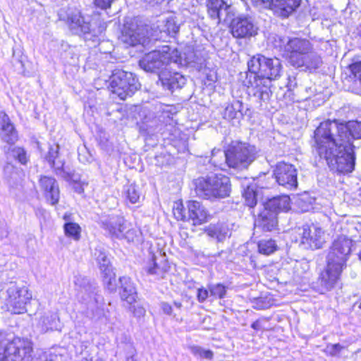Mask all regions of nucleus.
I'll return each instance as SVG.
<instances>
[{
    "label": "nucleus",
    "mask_w": 361,
    "mask_h": 361,
    "mask_svg": "<svg viewBox=\"0 0 361 361\" xmlns=\"http://www.w3.org/2000/svg\"><path fill=\"white\" fill-rule=\"evenodd\" d=\"M116 0H94V5L101 9L106 10L109 8L114 1Z\"/></svg>",
    "instance_id": "47"
},
{
    "label": "nucleus",
    "mask_w": 361,
    "mask_h": 361,
    "mask_svg": "<svg viewBox=\"0 0 361 361\" xmlns=\"http://www.w3.org/2000/svg\"><path fill=\"white\" fill-rule=\"evenodd\" d=\"M257 154L255 146L245 142L233 141L224 151L214 149L210 161L214 166L223 169L221 161L224 159L228 167L242 171L247 169L256 159Z\"/></svg>",
    "instance_id": "4"
},
{
    "label": "nucleus",
    "mask_w": 361,
    "mask_h": 361,
    "mask_svg": "<svg viewBox=\"0 0 361 361\" xmlns=\"http://www.w3.org/2000/svg\"><path fill=\"white\" fill-rule=\"evenodd\" d=\"M243 104L239 100H235L228 104L224 109V118L232 120L238 117V115H243Z\"/></svg>",
    "instance_id": "33"
},
{
    "label": "nucleus",
    "mask_w": 361,
    "mask_h": 361,
    "mask_svg": "<svg viewBox=\"0 0 361 361\" xmlns=\"http://www.w3.org/2000/svg\"><path fill=\"white\" fill-rule=\"evenodd\" d=\"M59 145H51L45 159L54 168L56 175L61 176L64 179H69L71 176V173L69 169L64 166V161L59 155Z\"/></svg>",
    "instance_id": "21"
},
{
    "label": "nucleus",
    "mask_w": 361,
    "mask_h": 361,
    "mask_svg": "<svg viewBox=\"0 0 361 361\" xmlns=\"http://www.w3.org/2000/svg\"><path fill=\"white\" fill-rule=\"evenodd\" d=\"M101 226L112 238L121 239L127 228L126 221L120 216H110L101 220Z\"/></svg>",
    "instance_id": "19"
},
{
    "label": "nucleus",
    "mask_w": 361,
    "mask_h": 361,
    "mask_svg": "<svg viewBox=\"0 0 361 361\" xmlns=\"http://www.w3.org/2000/svg\"><path fill=\"white\" fill-rule=\"evenodd\" d=\"M31 299L32 293L23 281L6 280L0 283V300L12 313L25 312Z\"/></svg>",
    "instance_id": "5"
},
{
    "label": "nucleus",
    "mask_w": 361,
    "mask_h": 361,
    "mask_svg": "<svg viewBox=\"0 0 361 361\" xmlns=\"http://www.w3.org/2000/svg\"><path fill=\"white\" fill-rule=\"evenodd\" d=\"M103 275L104 283L106 288L111 292L116 290V275L114 271L106 273Z\"/></svg>",
    "instance_id": "43"
},
{
    "label": "nucleus",
    "mask_w": 361,
    "mask_h": 361,
    "mask_svg": "<svg viewBox=\"0 0 361 361\" xmlns=\"http://www.w3.org/2000/svg\"><path fill=\"white\" fill-rule=\"evenodd\" d=\"M32 351L28 339L0 332V361H29Z\"/></svg>",
    "instance_id": "6"
},
{
    "label": "nucleus",
    "mask_w": 361,
    "mask_h": 361,
    "mask_svg": "<svg viewBox=\"0 0 361 361\" xmlns=\"http://www.w3.org/2000/svg\"><path fill=\"white\" fill-rule=\"evenodd\" d=\"M251 327L255 330H259V322L256 321V322H253L251 325Z\"/></svg>",
    "instance_id": "54"
},
{
    "label": "nucleus",
    "mask_w": 361,
    "mask_h": 361,
    "mask_svg": "<svg viewBox=\"0 0 361 361\" xmlns=\"http://www.w3.org/2000/svg\"><path fill=\"white\" fill-rule=\"evenodd\" d=\"M121 40L128 46L135 47L138 44L145 46L149 41L144 29L136 27H125L121 36Z\"/></svg>",
    "instance_id": "22"
},
{
    "label": "nucleus",
    "mask_w": 361,
    "mask_h": 361,
    "mask_svg": "<svg viewBox=\"0 0 361 361\" xmlns=\"http://www.w3.org/2000/svg\"><path fill=\"white\" fill-rule=\"evenodd\" d=\"M121 283L120 295L122 300L131 305L136 301L137 292L135 288L129 277H120Z\"/></svg>",
    "instance_id": "26"
},
{
    "label": "nucleus",
    "mask_w": 361,
    "mask_h": 361,
    "mask_svg": "<svg viewBox=\"0 0 361 361\" xmlns=\"http://www.w3.org/2000/svg\"><path fill=\"white\" fill-rule=\"evenodd\" d=\"M301 0H274V11L279 16L286 18L300 5Z\"/></svg>",
    "instance_id": "29"
},
{
    "label": "nucleus",
    "mask_w": 361,
    "mask_h": 361,
    "mask_svg": "<svg viewBox=\"0 0 361 361\" xmlns=\"http://www.w3.org/2000/svg\"><path fill=\"white\" fill-rule=\"evenodd\" d=\"M131 360H132V361H133V360H134V359H133V356H131Z\"/></svg>",
    "instance_id": "61"
},
{
    "label": "nucleus",
    "mask_w": 361,
    "mask_h": 361,
    "mask_svg": "<svg viewBox=\"0 0 361 361\" xmlns=\"http://www.w3.org/2000/svg\"><path fill=\"white\" fill-rule=\"evenodd\" d=\"M145 2L148 4H158L162 0H143Z\"/></svg>",
    "instance_id": "56"
},
{
    "label": "nucleus",
    "mask_w": 361,
    "mask_h": 361,
    "mask_svg": "<svg viewBox=\"0 0 361 361\" xmlns=\"http://www.w3.org/2000/svg\"><path fill=\"white\" fill-rule=\"evenodd\" d=\"M39 186L44 191L46 199L51 204H56L59 200L60 192L56 180L50 176H42L39 179Z\"/></svg>",
    "instance_id": "23"
},
{
    "label": "nucleus",
    "mask_w": 361,
    "mask_h": 361,
    "mask_svg": "<svg viewBox=\"0 0 361 361\" xmlns=\"http://www.w3.org/2000/svg\"><path fill=\"white\" fill-rule=\"evenodd\" d=\"M359 257H360V259H361V250H360V252L359 254Z\"/></svg>",
    "instance_id": "60"
},
{
    "label": "nucleus",
    "mask_w": 361,
    "mask_h": 361,
    "mask_svg": "<svg viewBox=\"0 0 361 361\" xmlns=\"http://www.w3.org/2000/svg\"><path fill=\"white\" fill-rule=\"evenodd\" d=\"M63 219L66 221V222H72L71 213H65L63 216Z\"/></svg>",
    "instance_id": "53"
},
{
    "label": "nucleus",
    "mask_w": 361,
    "mask_h": 361,
    "mask_svg": "<svg viewBox=\"0 0 361 361\" xmlns=\"http://www.w3.org/2000/svg\"><path fill=\"white\" fill-rule=\"evenodd\" d=\"M174 306L177 307L178 309H180L182 306L181 303L180 302H174Z\"/></svg>",
    "instance_id": "58"
},
{
    "label": "nucleus",
    "mask_w": 361,
    "mask_h": 361,
    "mask_svg": "<svg viewBox=\"0 0 361 361\" xmlns=\"http://www.w3.org/2000/svg\"><path fill=\"white\" fill-rule=\"evenodd\" d=\"M188 212L185 214L182 204L173 209V214L178 220L191 221L195 226L206 223L209 217L208 211L200 202L190 200L187 202Z\"/></svg>",
    "instance_id": "13"
},
{
    "label": "nucleus",
    "mask_w": 361,
    "mask_h": 361,
    "mask_svg": "<svg viewBox=\"0 0 361 361\" xmlns=\"http://www.w3.org/2000/svg\"><path fill=\"white\" fill-rule=\"evenodd\" d=\"M255 6H262L261 0H250Z\"/></svg>",
    "instance_id": "57"
},
{
    "label": "nucleus",
    "mask_w": 361,
    "mask_h": 361,
    "mask_svg": "<svg viewBox=\"0 0 361 361\" xmlns=\"http://www.w3.org/2000/svg\"><path fill=\"white\" fill-rule=\"evenodd\" d=\"M277 216L264 207L255 220V226L260 228L264 231H271L277 226Z\"/></svg>",
    "instance_id": "25"
},
{
    "label": "nucleus",
    "mask_w": 361,
    "mask_h": 361,
    "mask_svg": "<svg viewBox=\"0 0 361 361\" xmlns=\"http://www.w3.org/2000/svg\"><path fill=\"white\" fill-rule=\"evenodd\" d=\"M140 86L137 78L131 72L115 70L110 78L111 91L123 100L132 96Z\"/></svg>",
    "instance_id": "11"
},
{
    "label": "nucleus",
    "mask_w": 361,
    "mask_h": 361,
    "mask_svg": "<svg viewBox=\"0 0 361 361\" xmlns=\"http://www.w3.org/2000/svg\"><path fill=\"white\" fill-rule=\"evenodd\" d=\"M13 157L17 159L22 164H25L27 162V157L26 152L23 148L15 147L13 149Z\"/></svg>",
    "instance_id": "45"
},
{
    "label": "nucleus",
    "mask_w": 361,
    "mask_h": 361,
    "mask_svg": "<svg viewBox=\"0 0 361 361\" xmlns=\"http://www.w3.org/2000/svg\"><path fill=\"white\" fill-rule=\"evenodd\" d=\"M344 268L326 262V268L318 279V291L324 293L336 288L341 279Z\"/></svg>",
    "instance_id": "17"
},
{
    "label": "nucleus",
    "mask_w": 361,
    "mask_h": 361,
    "mask_svg": "<svg viewBox=\"0 0 361 361\" xmlns=\"http://www.w3.org/2000/svg\"><path fill=\"white\" fill-rule=\"evenodd\" d=\"M159 80L162 87L173 92L175 90L181 88L186 82L185 78L180 73L172 71L164 68L159 74Z\"/></svg>",
    "instance_id": "20"
},
{
    "label": "nucleus",
    "mask_w": 361,
    "mask_h": 361,
    "mask_svg": "<svg viewBox=\"0 0 361 361\" xmlns=\"http://www.w3.org/2000/svg\"><path fill=\"white\" fill-rule=\"evenodd\" d=\"M78 159L80 162L86 163V162H90L92 159V157L90 154H88L87 157L82 154V152H80L78 154Z\"/></svg>",
    "instance_id": "51"
},
{
    "label": "nucleus",
    "mask_w": 361,
    "mask_h": 361,
    "mask_svg": "<svg viewBox=\"0 0 361 361\" xmlns=\"http://www.w3.org/2000/svg\"><path fill=\"white\" fill-rule=\"evenodd\" d=\"M209 290L210 296H214L219 298H224L226 293V287L221 283L210 285L209 286Z\"/></svg>",
    "instance_id": "42"
},
{
    "label": "nucleus",
    "mask_w": 361,
    "mask_h": 361,
    "mask_svg": "<svg viewBox=\"0 0 361 361\" xmlns=\"http://www.w3.org/2000/svg\"><path fill=\"white\" fill-rule=\"evenodd\" d=\"M348 345L341 343L328 344L326 346V354L333 357H340L347 351Z\"/></svg>",
    "instance_id": "40"
},
{
    "label": "nucleus",
    "mask_w": 361,
    "mask_h": 361,
    "mask_svg": "<svg viewBox=\"0 0 361 361\" xmlns=\"http://www.w3.org/2000/svg\"><path fill=\"white\" fill-rule=\"evenodd\" d=\"M190 350L191 353L196 357L205 358L209 360L213 359L214 353L210 350H205L198 345L190 346Z\"/></svg>",
    "instance_id": "41"
},
{
    "label": "nucleus",
    "mask_w": 361,
    "mask_h": 361,
    "mask_svg": "<svg viewBox=\"0 0 361 361\" xmlns=\"http://www.w3.org/2000/svg\"><path fill=\"white\" fill-rule=\"evenodd\" d=\"M275 42L276 43L279 42V44H276V47L288 54L291 64L295 63V60L299 59L302 55L310 52L313 47L310 40L305 38H289L277 36Z\"/></svg>",
    "instance_id": "14"
},
{
    "label": "nucleus",
    "mask_w": 361,
    "mask_h": 361,
    "mask_svg": "<svg viewBox=\"0 0 361 361\" xmlns=\"http://www.w3.org/2000/svg\"><path fill=\"white\" fill-rule=\"evenodd\" d=\"M195 192L199 197L207 200L225 198L231 192L230 178L221 173L198 178L195 181Z\"/></svg>",
    "instance_id": "8"
},
{
    "label": "nucleus",
    "mask_w": 361,
    "mask_h": 361,
    "mask_svg": "<svg viewBox=\"0 0 361 361\" xmlns=\"http://www.w3.org/2000/svg\"><path fill=\"white\" fill-rule=\"evenodd\" d=\"M161 307L163 312L166 314H171L172 313V307L167 302H161Z\"/></svg>",
    "instance_id": "50"
},
{
    "label": "nucleus",
    "mask_w": 361,
    "mask_h": 361,
    "mask_svg": "<svg viewBox=\"0 0 361 361\" xmlns=\"http://www.w3.org/2000/svg\"><path fill=\"white\" fill-rule=\"evenodd\" d=\"M94 256L102 274L113 271L108 256L102 248H96L94 252Z\"/></svg>",
    "instance_id": "32"
},
{
    "label": "nucleus",
    "mask_w": 361,
    "mask_h": 361,
    "mask_svg": "<svg viewBox=\"0 0 361 361\" xmlns=\"http://www.w3.org/2000/svg\"><path fill=\"white\" fill-rule=\"evenodd\" d=\"M298 231L300 245L304 249H319L325 243L324 231L316 225L304 226L299 228Z\"/></svg>",
    "instance_id": "15"
},
{
    "label": "nucleus",
    "mask_w": 361,
    "mask_h": 361,
    "mask_svg": "<svg viewBox=\"0 0 361 361\" xmlns=\"http://www.w3.org/2000/svg\"><path fill=\"white\" fill-rule=\"evenodd\" d=\"M37 327L42 333L58 330L60 327V320L58 314L51 312H45L40 317Z\"/></svg>",
    "instance_id": "28"
},
{
    "label": "nucleus",
    "mask_w": 361,
    "mask_h": 361,
    "mask_svg": "<svg viewBox=\"0 0 361 361\" xmlns=\"http://www.w3.org/2000/svg\"><path fill=\"white\" fill-rule=\"evenodd\" d=\"M209 291L207 289L204 288H198L197 292V298L200 302H204L209 297Z\"/></svg>",
    "instance_id": "48"
},
{
    "label": "nucleus",
    "mask_w": 361,
    "mask_h": 361,
    "mask_svg": "<svg viewBox=\"0 0 361 361\" xmlns=\"http://www.w3.org/2000/svg\"><path fill=\"white\" fill-rule=\"evenodd\" d=\"M360 307L361 308V302H360Z\"/></svg>",
    "instance_id": "62"
},
{
    "label": "nucleus",
    "mask_w": 361,
    "mask_h": 361,
    "mask_svg": "<svg viewBox=\"0 0 361 361\" xmlns=\"http://www.w3.org/2000/svg\"><path fill=\"white\" fill-rule=\"evenodd\" d=\"M314 131L349 145H354L353 140L361 139V121H350L338 123L335 120H328L322 122Z\"/></svg>",
    "instance_id": "7"
},
{
    "label": "nucleus",
    "mask_w": 361,
    "mask_h": 361,
    "mask_svg": "<svg viewBox=\"0 0 361 361\" xmlns=\"http://www.w3.org/2000/svg\"><path fill=\"white\" fill-rule=\"evenodd\" d=\"M264 207L276 215L279 212H286L290 207V197L287 195L274 197L266 203Z\"/></svg>",
    "instance_id": "30"
},
{
    "label": "nucleus",
    "mask_w": 361,
    "mask_h": 361,
    "mask_svg": "<svg viewBox=\"0 0 361 361\" xmlns=\"http://www.w3.org/2000/svg\"><path fill=\"white\" fill-rule=\"evenodd\" d=\"M45 361H51V360H45Z\"/></svg>",
    "instance_id": "63"
},
{
    "label": "nucleus",
    "mask_w": 361,
    "mask_h": 361,
    "mask_svg": "<svg viewBox=\"0 0 361 361\" xmlns=\"http://www.w3.org/2000/svg\"><path fill=\"white\" fill-rule=\"evenodd\" d=\"M137 231L135 229L127 228L124 231L123 238H126L128 242H133L137 237Z\"/></svg>",
    "instance_id": "46"
},
{
    "label": "nucleus",
    "mask_w": 361,
    "mask_h": 361,
    "mask_svg": "<svg viewBox=\"0 0 361 361\" xmlns=\"http://www.w3.org/2000/svg\"><path fill=\"white\" fill-rule=\"evenodd\" d=\"M133 312L135 317H141L145 314V310L142 306H133Z\"/></svg>",
    "instance_id": "49"
},
{
    "label": "nucleus",
    "mask_w": 361,
    "mask_h": 361,
    "mask_svg": "<svg viewBox=\"0 0 361 361\" xmlns=\"http://www.w3.org/2000/svg\"><path fill=\"white\" fill-rule=\"evenodd\" d=\"M75 191L80 194L84 192V189L81 185H78V186H75Z\"/></svg>",
    "instance_id": "55"
},
{
    "label": "nucleus",
    "mask_w": 361,
    "mask_h": 361,
    "mask_svg": "<svg viewBox=\"0 0 361 361\" xmlns=\"http://www.w3.org/2000/svg\"><path fill=\"white\" fill-rule=\"evenodd\" d=\"M206 233L209 237L216 239L219 242H221L228 236L229 230L227 226L221 224H217L210 225L206 229Z\"/></svg>",
    "instance_id": "31"
},
{
    "label": "nucleus",
    "mask_w": 361,
    "mask_h": 361,
    "mask_svg": "<svg viewBox=\"0 0 361 361\" xmlns=\"http://www.w3.org/2000/svg\"><path fill=\"white\" fill-rule=\"evenodd\" d=\"M352 245V240L347 236L343 235L338 236L329 247L326 262L345 269L351 254Z\"/></svg>",
    "instance_id": "12"
},
{
    "label": "nucleus",
    "mask_w": 361,
    "mask_h": 361,
    "mask_svg": "<svg viewBox=\"0 0 361 361\" xmlns=\"http://www.w3.org/2000/svg\"><path fill=\"white\" fill-rule=\"evenodd\" d=\"M77 290V298L87 305L99 303V296L97 294V286L87 278L76 276L74 281Z\"/></svg>",
    "instance_id": "16"
},
{
    "label": "nucleus",
    "mask_w": 361,
    "mask_h": 361,
    "mask_svg": "<svg viewBox=\"0 0 361 361\" xmlns=\"http://www.w3.org/2000/svg\"><path fill=\"white\" fill-rule=\"evenodd\" d=\"M349 68L355 81H361V61L353 63Z\"/></svg>",
    "instance_id": "44"
},
{
    "label": "nucleus",
    "mask_w": 361,
    "mask_h": 361,
    "mask_svg": "<svg viewBox=\"0 0 361 361\" xmlns=\"http://www.w3.org/2000/svg\"><path fill=\"white\" fill-rule=\"evenodd\" d=\"M358 83L360 86V94H361V81H359Z\"/></svg>",
    "instance_id": "59"
},
{
    "label": "nucleus",
    "mask_w": 361,
    "mask_h": 361,
    "mask_svg": "<svg viewBox=\"0 0 361 361\" xmlns=\"http://www.w3.org/2000/svg\"><path fill=\"white\" fill-rule=\"evenodd\" d=\"M207 13L209 17L216 20V24L221 21H231V30L235 38H250L257 34V27L251 17L240 15L234 17V11L227 0H207Z\"/></svg>",
    "instance_id": "3"
},
{
    "label": "nucleus",
    "mask_w": 361,
    "mask_h": 361,
    "mask_svg": "<svg viewBox=\"0 0 361 361\" xmlns=\"http://www.w3.org/2000/svg\"><path fill=\"white\" fill-rule=\"evenodd\" d=\"M274 176L279 185L289 189L298 187V171L295 167L286 162H279L274 170Z\"/></svg>",
    "instance_id": "18"
},
{
    "label": "nucleus",
    "mask_w": 361,
    "mask_h": 361,
    "mask_svg": "<svg viewBox=\"0 0 361 361\" xmlns=\"http://www.w3.org/2000/svg\"><path fill=\"white\" fill-rule=\"evenodd\" d=\"M124 195L126 199L131 204L138 202L140 199V193L138 190L137 186L135 184H130L125 187Z\"/></svg>",
    "instance_id": "37"
},
{
    "label": "nucleus",
    "mask_w": 361,
    "mask_h": 361,
    "mask_svg": "<svg viewBox=\"0 0 361 361\" xmlns=\"http://www.w3.org/2000/svg\"><path fill=\"white\" fill-rule=\"evenodd\" d=\"M315 148L329 167L339 173H351L355 165V145L330 138L314 131Z\"/></svg>",
    "instance_id": "2"
},
{
    "label": "nucleus",
    "mask_w": 361,
    "mask_h": 361,
    "mask_svg": "<svg viewBox=\"0 0 361 361\" xmlns=\"http://www.w3.org/2000/svg\"><path fill=\"white\" fill-rule=\"evenodd\" d=\"M322 63L320 56L312 49L310 52L302 55L299 59L295 60L292 65L298 68H305L312 71L318 68Z\"/></svg>",
    "instance_id": "24"
},
{
    "label": "nucleus",
    "mask_w": 361,
    "mask_h": 361,
    "mask_svg": "<svg viewBox=\"0 0 361 361\" xmlns=\"http://www.w3.org/2000/svg\"><path fill=\"white\" fill-rule=\"evenodd\" d=\"M243 197L246 205L251 208L254 207L257 204V193L255 185H248L244 190Z\"/></svg>",
    "instance_id": "39"
},
{
    "label": "nucleus",
    "mask_w": 361,
    "mask_h": 361,
    "mask_svg": "<svg viewBox=\"0 0 361 361\" xmlns=\"http://www.w3.org/2000/svg\"><path fill=\"white\" fill-rule=\"evenodd\" d=\"M160 31L166 33L169 36L174 37L179 31V26L173 18H169L163 21V24L160 25Z\"/></svg>",
    "instance_id": "36"
},
{
    "label": "nucleus",
    "mask_w": 361,
    "mask_h": 361,
    "mask_svg": "<svg viewBox=\"0 0 361 361\" xmlns=\"http://www.w3.org/2000/svg\"><path fill=\"white\" fill-rule=\"evenodd\" d=\"M146 272L149 275L156 276L157 279H161L164 277L166 270L158 266L156 262V257L154 254L150 256V262L148 265L145 268Z\"/></svg>",
    "instance_id": "34"
},
{
    "label": "nucleus",
    "mask_w": 361,
    "mask_h": 361,
    "mask_svg": "<svg viewBox=\"0 0 361 361\" xmlns=\"http://www.w3.org/2000/svg\"><path fill=\"white\" fill-rule=\"evenodd\" d=\"M258 249L260 253L269 255L276 250L277 245L271 239L262 240L258 243Z\"/></svg>",
    "instance_id": "38"
},
{
    "label": "nucleus",
    "mask_w": 361,
    "mask_h": 361,
    "mask_svg": "<svg viewBox=\"0 0 361 361\" xmlns=\"http://www.w3.org/2000/svg\"><path fill=\"white\" fill-rule=\"evenodd\" d=\"M69 27L73 33L83 37L86 42L92 43V46H96L101 40L102 34L106 29L104 25L97 26L90 24L85 20L78 11H75L68 15Z\"/></svg>",
    "instance_id": "10"
},
{
    "label": "nucleus",
    "mask_w": 361,
    "mask_h": 361,
    "mask_svg": "<svg viewBox=\"0 0 361 361\" xmlns=\"http://www.w3.org/2000/svg\"><path fill=\"white\" fill-rule=\"evenodd\" d=\"M1 137L8 144L13 145L18 140V133L13 123H11L8 116L1 112Z\"/></svg>",
    "instance_id": "27"
},
{
    "label": "nucleus",
    "mask_w": 361,
    "mask_h": 361,
    "mask_svg": "<svg viewBox=\"0 0 361 361\" xmlns=\"http://www.w3.org/2000/svg\"><path fill=\"white\" fill-rule=\"evenodd\" d=\"M247 87L250 93L260 102H267L271 94L270 84L281 75V61L277 58H267L257 54L247 62Z\"/></svg>",
    "instance_id": "1"
},
{
    "label": "nucleus",
    "mask_w": 361,
    "mask_h": 361,
    "mask_svg": "<svg viewBox=\"0 0 361 361\" xmlns=\"http://www.w3.org/2000/svg\"><path fill=\"white\" fill-rule=\"evenodd\" d=\"M66 236L74 240H78L80 238L81 228L77 223L66 222L63 225Z\"/></svg>",
    "instance_id": "35"
},
{
    "label": "nucleus",
    "mask_w": 361,
    "mask_h": 361,
    "mask_svg": "<svg viewBox=\"0 0 361 361\" xmlns=\"http://www.w3.org/2000/svg\"><path fill=\"white\" fill-rule=\"evenodd\" d=\"M274 0H261L262 6L270 7L274 10Z\"/></svg>",
    "instance_id": "52"
},
{
    "label": "nucleus",
    "mask_w": 361,
    "mask_h": 361,
    "mask_svg": "<svg viewBox=\"0 0 361 361\" xmlns=\"http://www.w3.org/2000/svg\"><path fill=\"white\" fill-rule=\"evenodd\" d=\"M180 61V54L176 49L163 46L159 49L146 54L139 61L142 69L146 72L156 73L164 65Z\"/></svg>",
    "instance_id": "9"
}]
</instances>
